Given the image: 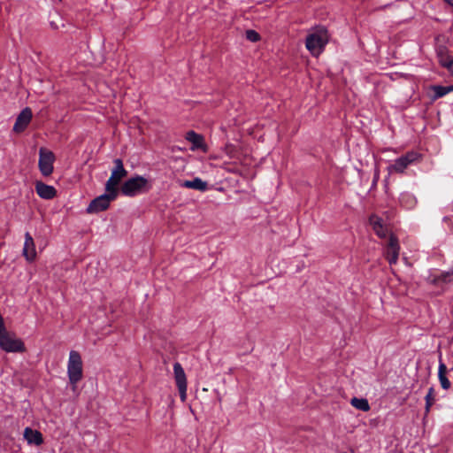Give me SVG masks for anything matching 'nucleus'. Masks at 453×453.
I'll return each instance as SVG.
<instances>
[{
  "instance_id": "obj_7",
  "label": "nucleus",
  "mask_w": 453,
  "mask_h": 453,
  "mask_svg": "<svg viewBox=\"0 0 453 453\" xmlns=\"http://www.w3.org/2000/svg\"><path fill=\"white\" fill-rule=\"evenodd\" d=\"M55 156L50 150L41 148L39 150L38 166L43 176H50L53 173Z\"/></svg>"
},
{
  "instance_id": "obj_6",
  "label": "nucleus",
  "mask_w": 453,
  "mask_h": 453,
  "mask_svg": "<svg viewBox=\"0 0 453 453\" xmlns=\"http://www.w3.org/2000/svg\"><path fill=\"white\" fill-rule=\"evenodd\" d=\"M0 347L6 352H22L25 350L23 342L6 329L0 332Z\"/></svg>"
},
{
  "instance_id": "obj_3",
  "label": "nucleus",
  "mask_w": 453,
  "mask_h": 453,
  "mask_svg": "<svg viewBox=\"0 0 453 453\" xmlns=\"http://www.w3.org/2000/svg\"><path fill=\"white\" fill-rule=\"evenodd\" d=\"M150 181L143 176L136 175L127 180L120 187V192L126 196H135L146 193L151 188Z\"/></svg>"
},
{
  "instance_id": "obj_4",
  "label": "nucleus",
  "mask_w": 453,
  "mask_h": 453,
  "mask_svg": "<svg viewBox=\"0 0 453 453\" xmlns=\"http://www.w3.org/2000/svg\"><path fill=\"white\" fill-rule=\"evenodd\" d=\"M114 167L111 170L110 178L105 183V191L111 192L112 196H118V186L121 180L127 175V171L125 169L123 162L120 158H116L113 161Z\"/></svg>"
},
{
  "instance_id": "obj_16",
  "label": "nucleus",
  "mask_w": 453,
  "mask_h": 453,
  "mask_svg": "<svg viewBox=\"0 0 453 453\" xmlns=\"http://www.w3.org/2000/svg\"><path fill=\"white\" fill-rule=\"evenodd\" d=\"M24 438L27 440L28 444H35L39 446L43 442L42 433L30 427L25 428Z\"/></svg>"
},
{
  "instance_id": "obj_14",
  "label": "nucleus",
  "mask_w": 453,
  "mask_h": 453,
  "mask_svg": "<svg viewBox=\"0 0 453 453\" xmlns=\"http://www.w3.org/2000/svg\"><path fill=\"white\" fill-rule=\"evenodd\" d=\"M186 140L192 143L191 150H196L198 149H202L203 151H206V145L204 143V140L203 135L194 132L188 131L185 136Z\"/></svg>"
},
{
  "instance_id": "obj_5",
  "label": "nucleus",
  "mask_w": 453,
  "mask_h": 453,
  "mask_svg": "<svg viewBox=\"0 0 453 453\" xmlns=\"http://www.w3.org/2000/svg\"><path fill=\"white\" fill-rule=\"evenodd\" d=\"M420 155L415 151H409L405 155L398 157L395 162L387 168L389 174L403 173L405 169L411 164L419 160Z\"/></svg>"
},
{
  "instance_id": "obj_1",
  "label": "nucleus",
  "mask_w": 453,
  "mask_h": 453,
  "mask_svg": "<svg viewBox=\"0 0 453 453\" xmlns=\"http://www.w3.org/2000/svg\"><path fill=\"white\" fill-rule=\"evenodd\" d=\"M330 35L327 29L323 26H319L310 29L306 40L305 47L314 57H319L328 43Z\"/></svg>"
},
{
  "instance_id": "obj_21",
  "label": "nucleus",
  "mask_w": 453,
  "mask_h": 453,
  "mask_svg": "<svg viewBox=\"0 0 453 453\" xmlns=\"http://www.w3.org/2000/svg\"><path fill=\"white\" fill-rule=\"evenodd\" d=\"M432 89L434 92V99L440 98L448 93L453 91V86L443 87V86H433Z\"/></svg>"
},
{
  "instance_id": "obj_20",
  "label": "nucleus",
  "mask_w": 453,
  "mask_h": 453,
  "mask_svg": "<svg viewBox=\"0 0 453 453\" xmlns=\"http://www.w3.org/2000/svg\"><path fill=\"white\" fill-rule=\"evenodd\" d=\"M438 61L441 65L446 67L448 64L453 59L447 54V50L445 48H440L437 51Z\"/></svg>"
},
{
  "instance_id": "obj_11",
  "label": "nucleus",
  "mask_w": 453,
  "mask_h": 453,
  "mask_svg": "<svg viewBox=\"0 0 453 453\" xmlns=\"http://www.w3.org/2000/svg\"><path fill=\"white\" fill-rule=\"evenodd\" d=\"M32 119V111L30 108H25L17 117L13 130L17 133L22 132L26 129Z\"/></svg>"
},
{
  "instance_id": "obj_2",
  "label": "nucleus",
  "mask_w": 453,
  "mask_h": 453,
  "mask_svg": "<svg viewBox=\"0 0 453 453\" xmlns=\"http://www.w3.org/2000/svg\"><path fill=\"white\" fill-rule=\"evenodd\" d=\"M67 375L72 389L74 391L77 383L83 378V364L81 354L76 350H71L67 362Z\"/></svg>"
},
{
  "instance_id": "obj_13",
  "label": "nucleus",
  "mask_w": 453,
  "mask_h": 453,
  "mask_svg": "<svg viewBox=\"0 0 453 453\" xmlns=\"http://www.w3.org/2000/svg\"><path fill=\"white\" fill-rule=\"evenodd\" d=\"M35 191L42 199H52L56 196L57 191L53 186L47 185L42 181L35 183Z\"/></svg>"
},
{
  "instance_id": "obj_15",
  "label": "nucleus",
  "mask_w": 453,
  "mask_h": 453,
  "mask_svg": "<svg viewBox=\"0 0 453 453\" xmlns=\"http://www.w3.org/2000/svg\"><path fill=\"white\" fill-rule=\"evenodd\" d=\"M369 221L373 231L380 238H386L388 236V230L387 226L382 225V219L380 217L372 215Z\"/></svg>"
},
{
  "instance_id": "obj_10",
  "label": "nucleus",
  "mask_w": 453,
  "mask_h": 453,
  "mask_svg": "<svg viewBox=\"0 0 453 453\" xmlns=\"http://www.w3.org/2000/svg\"><path fill=\"white\" fill-rule=\"evenodd\" d=\"M399 251L400 246L397 238L395 235L390 234L385 252L386 258L390 265L396 264L399 257Z\"/></svg>"
},
{
  "instance_id": "obj_24",
  "label": "nucleus",
  "mask_w": 453,
  "mask_h": 453,
  "mask_svg": "<svg viewBox=\"0 0 453 453\" xmlns=\"http://www.w3.org/2000/svg\"><path fill=\"white\" fill-rule=\"evenodd\" d=\"M453 74V59L445 67Z\"/></svg>"
},
{
  "instance_id": "obj_23",
  "label": "nucleus",
  "mask_w": 453,
  "mask_h": 453,
  "mask_svg": "<svg viewBox=\"0 0 453 453\" xmlns=\"http://www.w3.org/2000/svg\"><path fill=\"white\" fill-rule=\"evenodd\" d=\"M246 38L249 41L255 42L260 39V35L255 30L250 29L246 31Z\"/></svg>"
},
{
  "instance_id": "obj_8",
  "label": "nucleus",
  "mask_w": 453,
  "mask_h": 453,
  "mask_svg": "<svg viewBox=\"0 0 453 453\" xmlns=\"http://www.w3.org/2000/svg\"><path fill=\"white\" fill-rule=\"evenodd\" d=\"M117 196H112L111 192H106L91 201L87 208L88 213H98L108 209L110 203Z\"/></svg>"
},
{
  "instance_id": "obj_12",
  "label": "nucleus",
  "mask_w": 453,
  "mask_h": 453,
  "mask_svg": "<svg viewBox=\"0 0 453 453\" xmlns=\"http://www.w3.org/2000/svg\"><path fill=\"white\" fill-rule=\"evenodd\" d=\"M22 254L26 257V259L29 262L34 261L36 257L35 242H34L33 237L31 236V234L28 232H27L25 234V242H24Z\"/></svg>"
},
{
  "instance_id": "obj_19",
  "label": "nucleus",
  "mask_w": 453,
  "mask_h": 453,
  "mask_svg": "<svg viewBox=\"0 0 453 453\" xmlns=\"http://www.w3.org/2000/svg\"><path fill=\"white\" fill-rule=\"evenodd\" d=\"M350 403L353 407L363 411H368L370 410L369 403L365 398L353 397L350 400Z\"/></svg>"
},
{
  "instance_id": "obj_25",
  "label": "nucleus",
  "mask_w": 453,
  "mask_h": 453,
  "mask_svg": "<svg viewBox=\"0 0 453 453\" xmlns=\"http://www.w3.org/2000/svg\"><path fill=\"white\" fill-rule=\"evenodd\" d=\"M50 26L54 29H58V26L56 24V22L54 20L50 21Z\"/></svg>"
},
{
  "instance_id": "obj_26",
  "label": "nucleus",
  "mask_w": 453,
  "mask_h": 453,
  "mask_svg": "<svg viewBox=\"0 0 453 453\" xmlns=\"http://www.w3.org/2000/svg\"><path fill=\"white\" fill-rule=\"evenodd\" d=\"M449 4L453 6V0H446Z\"/></svg>"
},
{
  "instance_id": "obj_17",
  "label": "nucleus",
  "mask_w": 453,
  "mask_h": 453,
  "mask_svg": "<svg viewBox=\"0 0 453 453\" xmlns=\"http://www.w3.org/2000/svg\"><path fill=\"white\" fill-rule=\"evenodd\" d=\"M448 369L444 363L440 362L439 367H438V378L439 381L441 383V386L443 389L448 390L449 389L451 383L448 380L446 374H447Z\"/></svg>"
},
{
  "instance_id": "obj_22",
  "label": "nucleus",
  "mask_w": 453,
  "mask_h": 453,
  "mask_svg": "<svg viewBox=\"0 0 453 453\" xmlns=\"http://www.w3.org/2000/svg\"><path fill=\"white\" fill-rule=\"evenodd\" d=\"M425 399H426V412H429L431 406L435 402L434 388H430L428 389V392H427Z\"/></svg>"
},
{
  "instance_id": "obj_18",
  "label": "nucleus",
  "mask_w": 453,
  "mask_h": 453,
  "mask_svg": "<svg viewBox=\"0 0 453 453\" xmlns=\"http://www.w3.org/2000/svg\"><path fill=\"white\" fill-rule=\"evenodd\" d=\"M183 187L192 188L199 191H205L208 184L200 178H195L191 180H185L182 184Z\"/></svg>"
},
{
  "instance_id": "obj_9",
  "label": "nucleus",
  "mask_w": 453,
  "mask_h": 453,
  "mask_svg": "<svg viewBox=\"0 0 453 453\" xmlns=\"http://www.w3.org/2000/svg\"><path fill=\"white\" fill-rule=\"evenodd\" d=\"M173 373L176 386L180 393L181 402L187 399V377L181 365L178 362L173 365Z\"/></svg>"
}]
</instances>
